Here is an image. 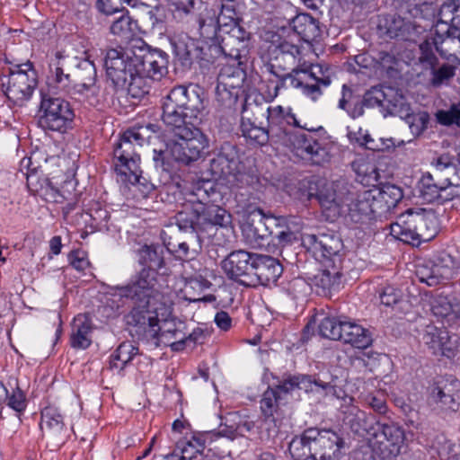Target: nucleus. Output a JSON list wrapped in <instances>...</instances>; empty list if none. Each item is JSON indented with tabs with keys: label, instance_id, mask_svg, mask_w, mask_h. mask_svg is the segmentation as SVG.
I'll use <instances>...</instances> for the list:
<instances>
[{
	"label": "nucleus",
	"instance_id": "obj_1",
	"mask_svg": "<svg viewBox=\"0 0 460 460\" xmlns=\"http://www.w3.org/2000/svg\"><path fill=\"white\" fill-rule=\"evenodd\" d=\"M167 56L136 40L130 49H111L104 60L107 76L119 90L140 98L149 93L151 81L167 73Z\"/></svg>",
	"mask_w": 460,
	"mask_h": 460
},
{
	"label": "nucleus",
	"instance_id": "obj_2",
	"mask_svg": "<svg viewBox=\"0 0 460 460\" xmlns=\"http://www.w3.org/2000/svg\"><path fill=\"white\" fill-rule=\"evenodd\" d=\"M268 127L271 137H281L288 144L296 156L313 164L322 165L331 160L329 144L321 138L314 128L301 125L291 110L282 106L267 109Z\"/></svg>",
	"mask_w": 460,
	"mask_h": 460
},
{
	"label": "nucleus",
	"instance_id": "obj_3",
	"mask_svg": "<svg viewBox=\"0 0 460 460\" xmlns=\"http://www.w3.org/2000/svg\"><path fill=\"white\" fill-rule=\"evenodd\" d=\"M155 132L156 126L151 123L133 127L122 134L113 152L114 167L119 181L129 183L134 191H141L144 197L154 190V185L141 182L139 151Z\"/></svg>",
	"mask_w": 460,
	"mask_h": 460
},
{
	"label": "nucleus",
	"instance_id": "obj_4",
	"mask_svg": "<svg viewBox=\"0 0 460 460\" xmlns=\"http://www.w3.org/2000/svg\"><path fill=\"white\" fill-rule=\"evenodd\" d=\"M302 39L306 47L288 41L281 46L280 51L297 59V66L290 73L279 77V82L274 87V96L279 94L280 88L292 87L300 89L303 94L315 101L323 94L321 86L328 87L332 83V71L328 66L313 65L305 60V51H311L313 43Z\"/></svg>",
	"mask_w": 460,
	"mask_h": 460
},
{
	"label": "nucleus",
	"instance_id": "obj_5",
	"mask_svg": "<svg viewBox=\"0 0 460 460\" xmlns=\"http://www.w3.org/2000/svg\"><path fill=\"white\" fill-rule=\"evenodd\" d=\"M171 314L167 303H160L153 310L132 309L127 315V323L132 327L131 333L138 340L152 341L161 339L168 343L172 350H181L184 348L186 334L182 332L183 323L181 321L166 320Z\"/></svg>",
	"mask_w": 460,
	"mask_h": 460
},
{
	"label": "nucleus",
	"instance_id": "obj_6",
	"mask_svg": "<svg viewBox=\"0 0 460 460\" xmlns=\"http://www.w3.org/2000/svg\"><path fill=\"white\" fill-rule=\"evenodd\" d=\"M343 444L332 429L308 428L290 441L288 450L294 460H339Z\"/></svg>",
	"mask_w": 460,
	"mask_h": 460
},
{
	"label": "nucleus",
	"instance_id": "obj_7",
	"mask_svg": "<svg viewBox=\"0 0 460 460\" xmlns=\"http://www.w3.org/2000/svg\"><path fill=\"white\" fill-rule=\"evenodd\" d=\"M438 219L432 212H415L411 209L401 214L390 226L391 234L414 246L433 239L438 232Z\"/></svg>",
	"mask_w": 460,
	"mask_h": 460
},
{
	"label": "nucleus",
	"instance_id": "obj_8",
	"mask_svg": "<svg viewBox=\"0 0 460 460\" xmlns=\"http://www.w3.org/2000/svg\"><path fill=\"white\" fill-rule=\"evenodd\" d=\"M156 284V271L142 270L130 283L111 287L108 293L114 296L129 298L134 304L132 309L153 310L154 306L164 303L162 294L155 288Z\"/></svg>",
	"mask_w": 460,
	"mask_h": 460
},
{
	"label": "nucleus",
	"instance_id": "obj_9",
	"mask_svg": "<svg viewBox=\"0 0 460 460\" xmlns=\"http://www.w3.org/2000/svg\"><path fill=\"white\" fill-rule=\"evenodd\" d=\"M404 440V429L392 421H376L370 429V437H368L372 450L383 459L399 455Z\"/></svg>",
	"mask_w": 460,
	"mask_h": 460
},
{
	"label": "nucleus",
	"instance_id": "obj_10",
	"mask_svg": "<svg viewBox=\"0 0 460 460\" xmlns=\"http://www.w3.org/2000/svg\"><path fill=\"white\" fill-rule=\"evenodd\" d=\"M39 123L44 129L63 133L72 124L75 113L70 103L60 98L42 94Z\"/></svg>",
	"mask_w": 460,
	"mask_h": 460
},
{
	"label": "nucleus",
	"instance_id": "obj_11",
	"mask_svg": "<svg viewBox=\"0 0 460 460\" xmlns=\"http://www.w3.org/2000/svg\"><path fill=\"white\" fill-rule=\"evenodd\" d=\"M168 144L172 157L178 163L188 165L197 161L208 147V137L198 128H191L188 134L173 136Z\"/></svg>",
	"mask_w": 460,
	"mask_h": 460
},
{
	"label": "nucleus",
	"instance_id": "obj_12",
	"mask_svg": "<svg viewBox=\"0 0 460 460\" xmlns=\"http://www.w3.org/2000/svg\"><path fill=\"white\" fill-rule=\"evenodd\" d=\"M245 77L244 70L238 66L222 67L217 76V102L225 108L234 107L243 94V84Z\"/></svg>",
	"mask_w": 460,
	"mask_h": 460
},
{
	"label": "nucleus",
	"instance_id": "obj_13",
	"mask_svg": "<svg viewBox=\"0 0 460 460\" xmlns=\"http://www.w3.org/2000/svg\"><path fill=\"white\" fill-rule=\"evenodd\" d=\"M23 66L27 68L22 69L18 66L2 78L3 85H6L7 97L14 102L30 99L37 84L36 72L31 68V64L27 63Z\"/></svg>",
	"mask_w": 460,
	"mask_h": 460
},
{
	"label": "nucleus",
	"instance_id": "obj_14",
	"mask_svg": "<svg viewBox=\"0 0 460 460\" xmlns=\"http://www.w3.org/2000/svg\"><path fill=\"white\" fill-rule=\"evenodd\" d=\"M190 31L191 33L181 31L178 35L172 38V44L178 54L190 56L196 52L203 53L206 49L220 45L217 31Z\"/></svg>",
	"mask_w": 460,
	"mask_h": 460
},
{
	"label": "nucleus",
	"instance_id": "obj_15",
	"mask_svg": "<svg viewBox=\"0 0 460 460\" xmlns=\"http://www.w3.org/2000/svg\"><path fill=\"white\" fill-rule=\"evenodd\" d=\"M96 68L93 62L84 60L77 66L75 71L70 74V87L68 90H62L61 93H79L84 95L91 105L99 102L97 98L99 87L95 84Z\"/></svg>",
	"mask_w": 460,
	"mask_h": 460
},
{
	"label": "nucleus",
	"instance_id": "obj_16",
	"mask_svg": "<svg viewBox=\"0 0 460 460\" xmlns=\"http://www.w3.org/2000/svg\"><path fill=\"white\" fill-rule=\"evenodd\" d=\"M253 254L243 250L230 252L221 261L223 271L228 279L251 287L252 279H256L253 275Z\"/></svg>",
	"mask_w": 460,
	"mask_h": 460
},
{
	"label": "nucleus",
	"instance_id": "obj_17",
	"mask_svg": "<svg viewBox=\"0 0 460 460\" xmlns=\"http://www.w3.org/2000/svg\"><path fill=\"white\" fill-rule=\"evenodd\" d=\"M345 208L348 217L355 223H364L382 216L372 190L349 193L345 197Z\"/></svg>",
	"mask_w": 460,
	"mask_h": 460
},
{
	"label": "nucleus",
	"instance_id": "obj_18",
	"mask_svg": "<svg viewBox=\"0 0 460 460\" xmlns=\"http://www.w3.org/2000/svg\"><path fill=\"white\" fill-rule=\"evenodd\" d=\"M415 273L420 282L426 283L429 287L436 286L454 277L456 274L455 261L450 255L444 254L435 261L418 263Z\"/></svg>",
	"mask_w": 460,
	"mask_h": 460
},
{
	"label": "nucleus",
	"instance_id": "obj_19",
	"mask_svg": "<svg viewBox=\"0 0 460 460\" xmlns=\"http://www.w3.org/2000/svg\"><path fill=\"white\" fill-rule=\"evenodd\" d=\"M302 243L317 260L332 261L333 264L341 261L340 252L343 244L341 239L334 234H305Z\"/></svg>",
	"mask_w": 460,
	"mask_h": 460
},
{
	"label": "nucleus",
	"instance_id": "obj_20",
	"mask_svg": "<svg viewBox=\"0 0 460 460\" xmlns=\"http://www.w3.org/2000/svg\"><path fill=\"white\" fill-rule=\"evenodd\" d=\"M208 171L213 180H226L231 187H242L246 178L238 159L223 152L210 160Z\"/></svg>",
	"mask_w": 460,
	"mask_h": 460
},
{
	"label": "nucleus",
	"instance_id": "obj_21",
	"mask_svg": "<svg viewBox=\"0 0 460 460\" xmlns=\"http://www.w3.org/2000/svg\"><path fill=\"white\" fill-rule=\"evenodd\" d=\"M422 341L432 354L448 358H454L459 349L456 335H451L447 329L432 325L427 326Z\"/></svg>",
	"mask_w": 460,
	"mask_h": 460
},
{
	"label": "nucleus",
	"instance_id": "obj_22",
	"mask_svg": "<svg viewBox=\"0 0 460 460\" xmlns=\"http://www.w3.org/2000/svg\"><path fill=\"white\" fill-rule=\"evenodd\" d=\"M309 190L307 193L308 199L315 198L321 207L332 213V217L345 212L344 202L345 198L339 197L333 188L332 183L324 181L313 182L308 181Z\"/></svg>",
	"mask_w": 460,
	"mask_h": 460
},
{
	"label": "nucleus",
	"instance_id": "obj_23",
	"mask_svg": "<svg viewBox=\"0 0 460 460\" xmlns=\"http://www.w3.org/2000/svg\"><path fill=\"white\" fill-rule=\"evenodd\" d=\"M201 19H193L192 24L198 25L199 29L204 27H215L216 29H222L228 27L229 29H243L239 22L240 18L237 15L233 6L226 4H222L221 11L217 16L214 10L209 9L207 5V10L200 15Z\"/></svg>",
	"mask_w": 460,
	"mask_h": 460
},
{
	"label": "nucleus",
	"instance_id": "obj_24",
	"mask_svg": "<svg viewBox=\"0 0 460 460\" xmlns=\"http://www.w3.org/2000/svg\"><path fill=\"white\" fill-rule=\"evenodd\" d=\"M253 275L256 279L251 287L258 285L268 286L274 283L281 276L283 268L279 261L270 256L262 254H253Z\"/></svg>",
	"mask_w": 460,
	"mask_h": 460
},
{
	"label": "nucleus",
	"instance_id": "obj_25",
	"mask_svg": "<svg viewBox=\"0 0 460 460\" xmlns=\"http://www.w3.org/2000/svg\"><path fill=\"white\" fill-rule=\"evenodd\" d=\"M175 228L172 226H166L161 232V239L166 250L180 260L193 259L199 252L200 245L195 237L191 241H181L173 237Z\"/></svg>",
	"mask_w": 460,
	"mask_h": 460
},
{
	"label": "nucleus",
	"instance_id": "obj_26",
	"mask_svg": "<svg viewBox=\"0 0 460 460\" xmlns=\"http://www.w3.org/2000/svg\"><path fill=\"white\" fill-rule=\"evenodd\" d=\"M430 398L444 410L457 411L460 406V382L451 379L438 383L433 387Z\"/></svg>",
	"mask_w": 460,
	"mask_h": 460
},
{
	"label": "nucleus",
	"instance_id": "obj_27",
	"mask_svg": "<svg viewBox=\"0 0 460 460\" xmlns=\"http://www.w3.org/2000/svg\"><path fill=\"white\" fill-rule=\"evenodd\" d=\"M197 113L186 109L163 107L162 119L167 129L173 135L188 134L191 128H196L192 119H197Z\"/></svg>",
	"mask_w": 460,
	"mask_h": 460
},
{
	"label": "nucleus",
	"instance_id": "obj_28",
	"mask_svg": "<svg viewBox=\"0 0 460 460\" xmlns=\"http://www.w3.org/2000/svg\"><path fill=\"white\" fill-rule=\"evenodd\" d=\"M282 217L259 216L258 219L252 218L244 227L243 232L251 243L261 246L263 241L272 236L273 227L279 228Z\"/></svg>",
	"mask_w": 460,
	"mask_h": 460
},
{
	"label": "nucleus",
	"instance_id": "obj_29",
	"mask_svg": "<svg viewBox=\"0 0 460 460\" xmlns=\"http://www.w3.org/2000/svg\"><path fill=\"white\" fill-rule=\"evenodd\" d=\"M171 7L173 18L181 23L193 25V19H201L200 15L207 10V4L202 0H164Z\"/></svg>",
	"mask_w": 460,
	"mask_h": 460
},
{
	"label": "nucleus",
	"instance_id": "obj_30",
	"mask_svg": "<svg viewBox=\"0 0 460 460\" xmlns=\"http://www.w3.org/2000/svg\"><path fill=\"white\" fill-rule=\"evenodd\" d=\"M420 49L421 50V55L419 58L420 62L426 69L431 70L432 78L430 82L433 86H440L455 75V67L451 65L445 64L438 69L436 68L438 59L432 50L429 49L428 41L421 44Z\"/></svg>",
	"mask_w": 460,
	"mask_h": 460
},
{
	"label": "nucleus",
	"instance_id": "obj_31",
	"mask_svg": "<svg viewBox=\"0 0 460 460\" xmlns=\"http://www.w3.org/2000/svg\"><path fill=\"white\" fill-rule=\"evenodd\" d=\"M344 402L349 403L343 411V421L349 425L351 430L357 434L364 435L365 433L370 437V429L373 428L372 417L361 411L358 406L353 405L351 397H345Z\"/></svg>",
	"mask_w": 460,
	"mask_h": 460
},
{
	"label": "nucleus",
	"instance_id": "obj_32",
	"mask_svg": "<svg viewBox=\"0 0 460 460\" xmlns=\"http://www.w3.org/2000/svg\"><path fill=\"white\" fill-rule=\"evenodd\" d=\"M67 56L62 51H57L49 62L50 75L48 77L49 90L54 93L68 90L70 87V74L65 73Z\"/></svg>",
	"mask_w": 460,
	"mask_h": 460
},
{
	"label": "nucleus",
	"instance_id": "obj_33",
	"mask_svg": "<svg viewBox=\"0 0 460 460\" xmlns=\"http://www.w3.org/2000/svg\"><path fill=\"white\" fill-rule=\"evenodd\" d=\"M40 429L58 441L64 439L66 429L60 411L54 407H46L41 411Z\"/></svg>",
	"mask_w": 460,
	"mask_h": 460
},
{
	"label": "nucleus",
	"instance_id": "obj_34",
	"mask_svg": "<svg viewBox=\"0 0 460 460\" xmlns=\"http://www.w3.org/2000/svg\"><path fill=\"white\" fill-rule=\"evenodd\" d=\"M199 101V96L192 93L190 95L188 88L183 85L173 87L170 93L165 96L163 107L172 109H186L190 112H199L198 108L195 107L194 102Z\"/></svg>",
	"mask_w": 460,
	"mask_h": 460
},
{
	"label": "nucleus",
	"instance_id": "obj_35",
	"mask_svg": "<svg viewBox=\"0 0 460 460\" xmlns=\"http://www.w3.org/2000/svg\"><path fill=\"white\" fill-rule=\"evenodd\" d=\"M341 335V341L357 349H367L373 341L371 332L367 329L348 320L343 323Z\"/></svg>",
	"mask_w": 460,
	"mask_h": 460
},
{
	"label": "nucleus",
	"instance_id": "obj_36",
	"mask_svg": "<svg viewBox=\"0 0 460 460\" xmlns=\"http://www.w3.org/2000/svg\"><path fill=\"white\" fill-rule=\"evenodd\" d=\"M70 343L75 349H85L92 343V323L84 315H77L72 323Z\"/></svg>",
	"mask_w": 460,
	"mask_h": 460
},
{
	"label": "nucleus",
	"instance_id": "obj_37",
	"mask_svg": "<svg viewBox=\"0 0 460 460\" xmlns=\"http://www.w3.org/2000/svg\"><path fill=\"white\" fill-rule=\"evenodd\" d=\"M435 316L445 319L449 324L460 319V302L453 296H438L431 304Z\"/></svg>",
	"mask_w": 460,
	"mask_h": 460
},
{
	"label": "nucleus",
	"instance_id": "obj_38",
	"mask_svg": "<svg viewBox=\"0 0 460 460\" xmlns=\"http://www.w3.org/2000/svg\"><path fill=\"white\" fill-rule=\"evenodd\" d=\"M376 201L380 207V213L384 215L402 200L403 197L402 190L394 184H384L380 189L372 190Z\"/></svg>",
	"mask_w": 460,
	"mask_h": 460
},
{
	"label": "nucleus",
	"instance_id": "obj_39",
	"mask_svg": "<svg viewBox=\"0 0 460 460\" xmlns=\"http://www.w3.org/2000/svg\"><path fill=\"white\" fill-rule=\"evenodd\" d=\"M202 206H195L188 203L183 206V209L178 211L174 217L175 225L179 231H198L202 226L201 222Z\"/></svg>",
	"mask_w": 460,
	"mask_h": 460
},
{
	"label": "nucleus",
	"instance_id": "obj_40",
	"mask_svg": "<svg viewBox=\"0 0 460 460\" xmlns=\"http://www.w3.org/2000/svg\"><path fill=\"white\" fill-rule=\"evenodd\" d=\"M248 107V100L245 98L244 102L242 106V120H241V130L243 136L246 138H249L259 145H264L269 140L271 136V131L268 127L267 129L261 127H258L252 122L249 118L244 116V113L247 112Z\"/></svg>",
	"mask_w": 460,
	"mask_h": 460
},
{
	"label": "nucleus",
	"instance_id": "obj_41",
	"mask_svg": "<svg viewBox=\"0 0 460 460\" xmlns=\"http://www.w3.org/2000/svg\"><path fill=\"white\" fill-rule=\"evenodd\" d=\"M447 189L441 179L431 172L422 175L420 181V191L424 200L433 202L441 198V192Z\"/></svg>",
	"mask_w": 460,
	"mask_h": 460
},
{
	"label": "nucleus",
	"instance_id": "obj_42",
	"mask_svg": "<svg viewBox=\"0 0 460 460\" xmlns=\"http://www.w3.org/2000/svg\"><path fill=\"white\" fill-rule=\"evenodd\" d=\"M385 111L390 115L408 116L411 111L404 97L392 87L385 88Z\"/></svg>",
	"mask_w": 460,
	"mask_h": 460
},
{
	"label": "nucleus",
	"instance_id": "obj_43",
	"mask_svg": "<svg viewBox=\"0 0 460 460\" xmlns=\"http://www.w3.org/2000/svg\"><path fill=\"white\" fill-rule=\"evenodd\" d=\"M205 442L203 435H193L190 439L179 442L176 449L185 460H199L205 456L202 455Z\"/></svg>",
	"mask_w": 460,
	"mask_h": 460
},
{
	"label": "nucleus",
	"instance_id": "obj_44",
	"mask_svg": "<svg viewBox=\"0 0 460 460\" xmlns=\"http://www.w3.org/2000/svg\"><path fill=\"white\" fill-rule=\"evenodd\" d=\"M139 262L147 268L143 270H152L155 271L161 269L164 264V247L160 245H144L138 252Z\"/></svg>",
	"mask_w": 460,
	"mask_h": 460
},
{
	"label": "nucleus",
	"instance_id": "obj_45",
	"mask_svg": "<svg viewBox=\"0 0 460 460\" xmlns=\"http://www.w3.org/2000/svg\"><path fill=\"white\" fill-rule=\"evenodd\" d=\"M137 353L138 349L132 342H122L111 356V369L121 371Z\"/></svg>",
	"mask_w": 460,
	"mask_h": 460
},
{
	"label": "nucleus",
	"instance_id": "obj_46",
	"mask_svg": "<svg viewBox=\"0 0 460 460\" xmlns=\"http://www.w3.org/2000/svg\"><path fill=\"white\" fill-rule=\"evenodd\" d=\"M438 22L449 25L448 29H460V0H449L441 5Z\"/></svg>",
	"mask_w": 460,
	"mask_h": 460
},
{
	"label": "nucleus",
	"instance_id": "obj_47",
	"mask_svg": "<svg viewBox=\"0 0 460 460\" xmlns=\"http://www.w3.org/2000/svg\"><path fill=\"white\" fill-rule=\"evenodd\" d=\"M230 214L226 209L211 205L207 208H201V222L213 226H226L230 223Z\"/></svg>",
	"mask_w": 460,
	"mask_h": 460
},
{
	"label": "nucleus",
	"instance_id": "obj_48",
	"mask_svg": "<svg viewBox=\"0 0 460 460\" xmlns=\"http://www.w3.org/2000/svg\"><path fill=\"white\" fill-rule=\"evenodd\" d=\"M345 322V318L324 317L319 323V333L324 338L341 341Z\"/></svg>",
	"mask_w": 460,
	"mask_h": 460
},
{
	"label": "nucleus",
	"instance_id": "obj_49",
	"mask_svg": "<svg viewBox=\"0 0 460 460\" xmlns=\"http://www.w3.org/2000/svg\"><path fill=\"white\" fill-rule=\"evenodd\" d=\"M341 273L336 263L333 264L332 270L324 269L314 276L315 285L323 290L335 289L340 285Z\"/></svg>",
	"mask_w": 460,
	"mask_h": 460
},
{
	"label": "nucleus",
	"instance_id": "obj_50",
	"mask_svg": "<svg viewBox=\"0 0 460 460\" xmlns=\"http://www.w3.org/2000/svg\"><path fill=\"white\" fill-rule=\"evenodd\" d=\"M296 380V387L298 390L305 392L314 391V387H321L322 389L329 392L333 389L334 385L332 382L323 381L320 378H313L310 376H295Z\"/></svg>",
	"mask_w": 460,
	"mask_h": 460
},
{
	"label": "nucleus",
	"instance_id": "obj_51",
	"mask_svg": "<svg viewBox=\"0 0 460 460\" xmlns=\"http://www.w3.org/2000/svg\"><path fill=\"white\" fill-rule=\"evenodd\" d=\"M212 190V183L209 181H199L193 185L192 190L190 193V199H189V203L194 204L197 203V207L204 206V203L208 200L209 198V190Z\"/></svg>",
	"mask_w": 460,
	"mask_h": 460
},
{
	"label": "nucleus",
	"instance_id": "obj_52",
	"mask_svg": "<svg viewBox=\"0 0 460 460\" xmlns=\"http://www.w3.org/2000/svg\"><path fill=\"white\" fill-rule=\"evenodd\" d=\"M378 23L376 29H418L420 25H412L406 22L401 16L395 14L377 16Z\"/></svg>",
	"mask_w": 460,
	"mask_h": 460
},
{
	"label": "nucleus",
	"instance_id": "obj_53",
	"mask_svg": "<svg viewBox=\"0 0 460 460\" xmlns=\"http://www.w3.org/2000/svg\"><path fill=\"white\" fill-rule=\"evenodd\" d=\"M435 116L437 121L443 126L460 127V102L452 104L448 110L438 111Z\"/></svg>",
	"mask_w": 460,
	"mask_h": 460
},
{
	"label": "nucleus",
	"instance_id": "obj_54",
	"mask_svg": "<svg viewBox=\"0 0 460 460\" xmlns=\"http://www.w3.org/2000/svg\"><path fill=\"white\" fill-rule=\"evenodd\" d=\"M456 160L454 156L449 154H442L437 157H434L430 163L433 175L436 178L441 179V175H444L447 171H454V162Z\"/></svg>",
	"mask_w": 460,
	"mask_h": 460
},
{
	"label": "nucleus",
	"instance_id": "obj_55",
	"mask_svg": "<svg viewBox=\"0 0 460 460\" xmlns=\"http://www.w3.org/2000/svg\"><path fill=\"white\" fill-rule=\"evenodd\" d=\"M286 291L292 299L300 300L306 297L311 287L304 279L296 278L288 283Z\"/></svg>",
	"mask_w": 460,
	"mask_h": 460
},
{
	"label": "nucleus",
	"instance_id": "obj_56",
	"mask_svg": "<svg viewBox=\"0 0 460 460\" xmlns=\"http://www.w3.org/2000/svg\"><path fill=\"white\" fill-rule=\"evenodd\" d=\"M281 395L273 389L270 388L264 392L262 399L261 400V409L266 417L272 416L276 406L282 402Z\"/></svg>",
	"mask_w": 460,
	"mask_h": 460
},
{
	"label": "nucleus",
	"instance_id": "obj_57",
	"mask_svg": "<svg viewBox=\"0 0 460 460\" xmlns=\"http://www.w3.org/2000/svg\"><path fill=\"white\" fill-rule=\"evenodd\" d=\"M158 0H133L131 3L132 7L138 5H144L150 7L151 9L147 12L149 20L153 27L162 26L163 21L160 18L162 10L158 7Z\"/></svg>",
	"mask_w": 460,
	"mask_h": 460
},
{
	"label": "nucleus",
	"instance_id": "obj_58",
	"mask_svg": "<svg viewBox=\"0 0 460 460\" xmlns=\"http://www.w3.org/2000/svg\"><path fill=\"white\" fill-rule=\"evenodd\" d=\"M409 124L411 132L414 136H420L426 128L429 123V114L427 112H420L417 114H411L404 116Z\"/></svg>",
	"mask_w": 460,
	"mask_h": 460
},
{
	"label": "nucleus",
	"instance_id": "obj_59",
	"mask_svg": "<svg viewBox=\"0 0 460 460\" xmlns=\"http://www.w3.org/2000/svg\"><path fill=\"white\" fill-rule=\"evenodd\" d=\"M385 89L379 87H372L367 91L363 98L367 107H380L385 110Z\"/></svg>",
	"mask_w": 460,
	"mask_h": 460
},
{
	"label": "nucleus",
	"instance_id": "obj_60",
	"mask_svg": "<svg viewBox=\"0 0 460 460\" xmlns=\"http://www.w3.org/2000/svg\"><path fill=\"white\" fill-rule=\"evenodd\" d=\"M285 220L282 218L279 228L273 227L272 231V241H277L278 244L285 245L291 243L295 239V234L285 226Z\"/></svg>",
	"mask_w": 460,
	"mask_h": 460
},
{
	"label": "nucleus",
	"instance_id": "obj_61",
	"mask_svg": "<svg viewBox=\"0 0 460 460\" xmlns=\"http://www.w3.org/2000/svg\"><path fill=\"white\" fill-rule=\"evenodd\" d=\"M237 418L234 414H229L226 419V423L221 424L218 430L214 433L217 437L227 438L234 440L237 437L235 419Z\"/></svg>",
	"mask_w": 460,
	"mask_h": 460
},
{
	"label": "nucleus",
	"instance_id": "obj_62",
	"mask_svg": "<svg viewBox=\"0 0 460 460\" xmlns=\"http://www.w3.org/2000/svg\"><path fill=\"white\" fill-rule=\"evenodd\" d=\"M367 404H368L375 411L379 414H384L387 411L385 396L384 394L377 392L376 394H369L364 398Z\"/></svg>",
	"mask_w": 460,
	"mask_h": 460
},
{
	"label": "nucleus",
	"instance_id": "obj_63",
	"mask_svg": "<svg viewBox=\"0 0 460 460\" xmlns=\"http://www.w3.org/2000/svg\"><path fill=\"white\" fill-rule=\"evenodd\" d=\"M291 29H319L317 21L308 13H299L291 20Z\"/></svg>",
	"mask_w": 460,
	"mask_h": 460
},
{
	"label": "nucleus",
	"instance_id": "obj_64",
	"mask_svg": "<svg viewBox=\"0 0 460 460\" xmlns=\"http://www.w3.org/2000/svg\"><path fill=\"white\" fill-rule=\"evenodd\" d=\"M69 264L78 271H84L86 270L90 262L84 252L83 251H73L68 254Z\"/></svg>",
	"mask_w": 460,
	"mask_h": 460
}]
</instances>
